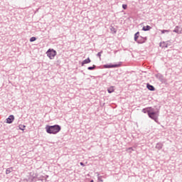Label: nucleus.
Masks as SVG:
<instances>
[{
	"label": "nucleus",
	"instance_id": "5",
	"mask_svg": "<svg viewBox=\"0 0 182 182\" xmlns=\"http://www.w3.org/2000/svg\"><path fill=\"white\" fill-rule=\"evenodd\" d=\"M155 77H156V79H158L159 80V82H161V83H167V80L166 79V77H164V75H163V74L161 73H157L155 75Z\"/></svg>",
	"mask_w": 182,
	"mask_h": 182
},
{
	"label": "nucleus",
	"instance_id": "21",
	"mask_svg": "<svg viewBox=\"0 0 182 182\" xmlns=\"http://www.w3.org/2000/svg\"><path fill=\"white\" fill-rule=\"evenodd\" d=\"M102 53H103V50H101L100 52H99V53L97 54V56H98V58H100V56H102Z\"/></svg>",
	"mask_w": 182,
	"mask_h": 182
},
{
	"label": "nucleus",
	"instance_id": "6",
	"mask_svg": "<svg viewBox=\"0 0 182 182\" xmlns=\"http://www.w3.org/2000/svg\"><path fill=\"white\" fill-rule=\"evenodd\" d=\"M122 66V64H106L104 65V68L105 69H111L113 68H120Z\"/></svg>",
	"mask_w": 182,
	"mask_h": 182
},
{
	"label": "nucleus",
	"instance_id": "16",
	"mask_svg": "<svg viewBox=\"0 0 182 182\" xmlns=\"http://www.w3.org/2000/svg\"><path fill=\"white\" fill-rule=\"evenodd\" d=\"M95 68H96V65H93L92 66L88 67L87 70H95Z\"/></svg>",
	"mask_w": 182,
	"mask_h": 182
},
{
	"label": "nucleus",
	"instance_id": "18",
	"mask_svg": "<svg viewBox=\"0 0 182 182\" xmlns=\"http://www.w3.org/2000/svg\"><path fill=\"white\" fill-rule=\"evenodd\" d=\"M149 110H150V107L144 108V109H142V112H143V113H147V112H148Z\"/></svg>",
	"mask_w": 182,
	"mask_h": 182
},
{
	"label": "nucleus",
	"instance_id": "4",
	"mask_svg": "<svg viewBox=\"0 0 182 182\" xmlns=\"http://www.w3.org/2000/svg\"><path fill=\"white\" fill-rule=\"evenodd\" d=\"M46 55L49 59H55V56L57 55V53L53 48H49L46 52Z\"/></svg>",
	"mask_w": 182,
	"mask_h": 182
},
{
	"label": "nucleus",
	"instance_id": "7",
	"mask_svg": "<svg viewBox=\"0 0 182 182\" xmlns=\"http://www.w3.org/2000/svg\"><path fill=\"white\" fill-rule=\"evenodd\" d=\"M6 120L8 124H11V123H14V120H15V117L14 115H9Z\"/></svg>",
	"mask_w": 182,
	"mask_h": 182
},
{
	"label": "nucleus",
	"instance_id": "27",
	"mask_svg": "<svg viewBox=\"0 0 182 182\" xmlns=\"http://www.w3.org/2000/svg\"><path fill=\"white\" fill-rule=\"evenodd\" d=\"M159 46H161V43H160V45H159Z\"/></svg>",
	"mask_w": 182,
	"mask_h": 182
},
{
	"label": "nucleus",
	"instance_id": "23",
	"mask_svg": "<svg viewBox=\"0 0 182 182\" xmlns=\"http://www.w3.org/2000/svg\"><path fill=\"white\" fill-rule=\"evenodd\" d=\"M98 181L103 182V179H102V176H98Z\"/></svg>",
	"mask_w": 182,
	"mask_h": 182
},
{
	"label": "nucleus",
	"instance_id": "19",
	"mask_svg": "<svg viewBox=\"0 0 182 182\" xmlns=\"http://www.w3.org/2000/svg\"><path fill=\"white\" fill-rule=\"evenodd\" d=\"M161 33H168L170 32V30H161Z\"/></svg>",
	"mask_w": 182,
	"mask_h": 182
},
{
	"label": "nucleus",
	"instance_id": "22",
	"mask_svg": "<svg viewBox=\"0 0 182 182\" xmlns=\"http://www.w3.org/2000/svg\"><path fill=\"white\" fill-rule=\"evenodd\" d=\"M123 9H127V4H122Z\"/></svg>",
	"mask_w": 182,
	"mask_h": 182
},
{
	"label": "nucleus",
	"instance_id": "14",
	"mask_svg": "<svg viewBox=\"0 0 182 182\" xmlns=\"http://www.w3.org/2000/svg\"><path fill=\"white\" fill-rule=\"evenodd\" d=\"M107 92L108 93H113V92H114V87H110L107 89Z\"/></svg>",
	"mask_w": 182,
	"mask_h": 182
},
{
	"label": "nucleus",
	"instance_id": "26",
	"mask_svg": "<svg viewBox=\"0 0 182 182\" xmlns=\"http://www.w3.org/2000/svg\"><path fill=\"white\" fill-rule=\"evenodd\" d=\"M165 48H168V46H167V44L165 46Z\"/></svg>",
	"mask_w": 182,
	"mask_h": 182
},
{
	"label": "nucleus",
	"instance_id": "3",
	"mask_svg": "<svg viewBox=\"0 0 182 182\" xmlns=\"http://www.w3.org/2000/svg\"><path fill=\"white\" fill-rule=\"evenodd\" d=\"M134 41L137 43H146V41H147V37H143L140 36V32L137 31L134 34Z\"/></svg>",
	"mask_w": 182,
	"mask_h": 182
},
{
	"label": "nucleus",
	"instance_id": "10",
	"mask_svg": "<svg viewBox=\"0 0 182 182\" xmlns=\"http://www.w3.org/2000/svg\"><path fill=\"white\" fill-rule=\"evenodd\" d=\"M155 148L157 149V150H161L163 149V143L161 142L157 143Z\"/></svg>",
	"mask_w": 182,
	"mask_h": 182
},
{
	"label": "nucleus",
	"instance_id": "17",
	"mask_svg": "<svg viewBox=\"0 0 182 182\" xmlns=\"http://www.w3.org/2000/svg\"><path fill=\"white\" fill-rule=\"evenodd\" d=\"M110 31H111V32H114V33H116V32H117V30H116L115 28H114V27H113V26H110Z\"/></svg>",
	"mask_w": 182,
	"mask_h": 182
},
{
	"label": "nucleus",
	"instance_id": "24",
	"mask_svg": "<svg viewBox=\"0 0 182 182\" xmlns=\"http://www.w3.org/2000/svg\"><path fill=\"white\" fill-rule=\"evenodd\" d=\"M80 166H85V164L83 162L80 163Z\"/></svg>",
	"mask_w": 182,
	"mask_h": 182
},
{
	"label": "nucleus",
	"instance_id": "13",
	"mask_svg": "<svg viewBox=\"0 0 182 182\" xmlns=\"http://www.w3.org/2000/svg\"><path fill=\"white\" fill-rule=\"evenodd\" d=\"M178 26H176L174 28V30L173 31V32H174L175 33H178L180 34L181 33V32L180 31H178Z\"/></svg>",
	"mask_w": 182,
	"mask_h": 182
},
{
	"label": "nucleus",
	"instance_id": "20",
	"mask_svg": "<svg viewBox=\"0 0 182 182\" xmlns=\"http://www.w3.org/2000/svg\"><path fill=\"white\" fill-rule=\"evenodd\" d=\"M35 41H36V37H31L30 38V42H35Z\"/></svg>",
	"mask_w": 182,
	"mask_h": 182
},
{
	"label": "nucleus",
	"instance_id": "11",
	"mask_svg": "<svg viewBox=\"0 0 182 182\" xmlns=\"http://www.w3.org/2000/svg\"><path fill=\"white\" fill-rule=\"evenodd\" d=\"M150 29H151V26H146L142 28V31H144V32L150 31Z\"/></svg>",
	"mask_w": 182,
	"mask_h": 182
},
{
	"label": "nucleus",
	"instance_id": "1",
	"mask_svg": "<svg viewBox=\"0 0 182 182\" xmlns=\"http://www.w3.org/2000/svg\"><path fill=\"white\" fill-rule=\"evenodd\" d=\"M147 114L149 119L154 120L156 123H159V116H160V111L159 109L155 110L154 108L149 107Z\"/></svg>",
	"mask_w": 182,
	"mask_h": 182
},
{
	"label": "nucleus",
	"instance_id": "9",
	"mask_svg": "<svg viewBox=\"0 0 182 182\" xmlns=\"http://www.w3.org/2000/svg\"><path fill=\"white\" fill-rule=\"evenodd\" d=\"M91 62L92 60H90V58H87L82 62L81 66H85V65H87V63H90Z\"/></svg>",
	"mask_w": 182,
	"mask_h": 182
},
{
	"label": "nucleus",
	"instance_id": "8",
	"mask_svg": "<svg viewBox=\"0 0 182 182\" xmlns=\"http://www.w3.org/2000/svg\"><path fill=\"white\" fill-rule=\"evenodd\" d=\"M146 87L148 90H150L151 92H154L156 90V88L154 86L150 85L149 83L146 84Z\"/></svg>",
	"mask_w": 182,
	"mask_h": 182
},
{
	"label": "nucleus",
	"instance_id": "25",
	"mask_svg": "<svg viewBox=\"0 0 182 182\" xmlns=\"http://www.w3.org/2000/svg\"><path fill=\"white\" fill-rule=\"evenodd\" d=\"M129 150H133V148L132 147H129Z\"/></svg>",
	"mask_w": 182,
	"mask_h": 182
},
{
	"label": "nucleus",
	"instance_id": "2",
	"mask_svg": "<svg viewBox=\"0 0 182 182\" xmlns=\"http://www.w3.org/2000/svg\"><path fill=\"white\" fill-rule=\"evenodd\" d=\"M46 130L48 134H58L62 130V127L58 124L46 125Z\"/></svg>",
	"mask_w": 182,
	"mask_h": 182
},
{
	"label": "nucleus",
	"instance_id": "12",
	"mask_svg": "<svg viewBox=\"0 0 182 182\" xmlns=\"http://www.w3.org/2000/svg\"><path fill=\"white\" fill-rule=\"evenodd\" d=\"M14 171V168L10 167L6 170V174H9Z\"/></svg>",
	"mask_w": 182,
	"mask_h": 182
},
{
	"label": "nucleus",
	"instance_id": "15",
	"mask_svg": "<svg viewBox=\"0 0 182 182\" xmlns=\"http://www.w3.org/2000/svg\"><path fill=\"white\" fill-rule=\"evenodd\" d=\"M18 127H19V129H20V130H22V131L23 132V130H25V127H26V126H25V125H23V124H20V125L18 126Z\"/></svg>",
	"mask_w": 182,
	"mask_h": 182
}]
</instances>
